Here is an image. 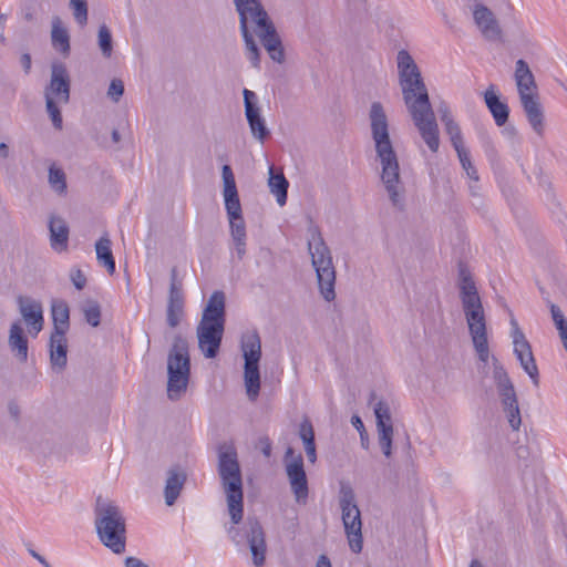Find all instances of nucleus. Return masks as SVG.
<instances>
[{
	"instance_id": "f257e3e1",
	"label": "nucleus",
	"mask_w": 567,
	"mask_h": 567,
	"mask_svg": "<svg viewBox=\"0 0 567 567\" xmlns=\"http://www.w3.org/2000/svg\"><path fill=\"white\" fill-rule=\"evenodd\" d=\"M217 470L231 520L227 533L237 546H248L254 565L261 567L265 564L267 551L265 532L261 524L257 518L248 517L243 528L236 527L241 522L244 515V493L240 465L237 452L233 446L225 445L219 449Z\"/></svg>"
},
{
	"instance_id": "f03ea898",
	"label": "nucleus",
	"mask_w": 567,
	"mask_h": 567,
	"mask_svg": "<svg viewBox=\"0 0 567 567\" xmlns=\"http://www.w3.org/2000/svg\"><path fill=\"white\" fill-rule=\"evenodd\" d=\"M369 120L377 157L382 167L381 181L391 204L402 210L404 207V186L400 177L398 156L390 140L388 116L380 102L371 104Z\"/></svg>"
},
{
	"instance_id": "7ed1b4c3",
	"label": "nucleus",
	"mask_w": 567,
	"mask_h": 567,
	"mask_svg": "<svg viewBox=\"0 0 567 567\" xmlns=\"http://www.w3.org/2000/svg\"><path fill=\"white\" fill-rule=\"evenodd\" d=\"M399 84L404 104L420 135L432 152H437L440 146L439 126L422 75Z\"/></svg>"
},
{
	"instance_id": "20e7f679",
	"label": "nucleus",
	"mask_w": 567,
	"mask_h": 567,
	"mask_svg": "<svg viewBox=\"0 0 567 567\" xmlns=\"http://www.w3.org/2000/svg\"><path fill=\"white\" fill-rule=\"evenodd\" d=\"M458 290L474 349L480 360L487 362L489 349L483 303L471 274L463 267L460 268Z\"/></svg>"
},
{
	"instance_id": "39448f33",
	"label": "nucleus",
	"mask_w": 567,
	"mask_h": 567,
	"mask_svg": "<svg viewBox=\"0 0 567 567\" xmlns=\"http://www.w3.org/2000/svg\"><path fill=\"white\" fill-rule=\"evenodd\" d=\"M94 514L101 543L114 554H123L126 546V523L122 509L113 501L99 496Z\"/></svg>"
},
{
	"instance_id": "423d86ee",
	"label": "nucleus",
	"mask_w": 567,
	"mask_h": 567,
	"mask_svg": "<svg viewBox=\"0 0 567 567\" xmlns=\"http://www.w3.org/2000/svg\"><path fill=\"white\" fill-rule=\"evenodd\" d=\"M514 79L528 123L533 131L542 136L544 134V111L537 94L534 74L525 60L516 61Z\"/></svg>"
},
{
	"instance_id": "0eeeda50",
	"label": "nucleus",
	"mask_w": 567,
	"mask_h": 567,
	"mask_svg": "<svg viewBox=\"0 0 567 567\" xmlns=\"http://www.w3.org/2000/svg\"><path fill=\"white\" fill-rule=\"evenodd\" d=\"M190 378V357L187 340L177 334L167 355V396L172 401L179 400Z\"/></svg>"
},
{
	"instance_id": "6e6552de",
	"label": "nucleus",
	"mask_w": 567,
	"mask_h": 567,
	"mask_svg": "<svg viewBox=\"0 0 567 567\" xmlns=\"http://www.w3.org/2000/svg\"><path fill=\"white\" fill-rule=\"evenodd\" d=\"M308 251L311 256L312 267L316 270L321 296L327 301L334 300L336 269L330 248L324 243L318 228L311 230Z\"/></svg>"
},
{
	"instance_id": "1a4fd4ad",
	"label": "nucleus",
	"mask_w": 567,
	"mask_h": 567,
	"mask_svg": "<svg viewBox=\"0 0 567 567\" xmlns=\"http://www.w3.org/2000/svg\"><path fill=\"white\" fill-rule=\"evenodd\" d=\"M340 508L342 512V522L344 532L351 550L355 554L362 550V522L361 513L355 503V495L351 486L341 485L340 488Z\"/></svg>"
},
{
	"instance_id": "9d476101",
	"label": "nucleus",
	"mask_w": 567,
	"mask_h": 567,
	"mask_svg": "<svg viewBox=\"0 0 567 567\" xmlns=\"http://www.w3.org/2000/svg\"><path fill=\"white\" fill-rule=\"evenodd\" d=\"M494 379L507 421L517 431L522 423L520 411L514 385L503 365H494Z\"/></svg>"
},
{
	"instance_id": "9b49d317",
	"label": "nucleus",
	"mask_w": 567,
	"mask_h": 567,
	"mask_svg": "<svg viewBox=\"0 0 567 567\" xmlns=\"http://www.w3.org/2000/svg\"><path fill=\"white\" fill-rule=\"evenodd\" d=\"M285 468L296 502L307 504L309 487L303 458L301 454L295 455L292 447H288L285 453Z\"/></svg>"
},
{
	"instance_id": "f8f14e48",
	"label": "nucleus",
	"mask_w": 567,
	"mask_h": 567,
	"mask_svg": "<svg viewBox=\"0 0 567 567\" xmlns=\"http://www.w3.org/2000/svg\"><path fill=\"white\" fill-rule=\"evenodd\" d=\"M378 443L386 458L392 456L393 423L390 405L385 401H378L373 406Z\"/></svg>"
},
{
	"instance_id": "ddd939ff",
	"label": "nucleus",
	"mask_w": 567,
	"mask_h": 567,
	"mask_svg": "<svg viewBox=\"0 0 567 567\" xmlns=\"http://www.w3.org/2000/svg\"><path fill=\"white\" fill-rule=\"evenodd\" d=\"M472 14L475 25L485 40L493 42L503 41V30L489 8L481 2H475L472 7Z\"/></svg>"
},
{
	"instance_id": "4468645a",
	"label": "nucleus",
	"mask_w": 567,
	"mask_h": 567,
	"mask_svg": "<svg viewBox=\"0 0 567 567\" xmlns=\"http://www.w3.org/2000/svg\"><path fill=\"white\" fill-rule=\"evenodd\" d=\"M185 299L182 282L177 279V269L171 270V284L166 307V322L171 328H176L184 317Z\"/></svg>"
},
{
	"instance_id": "2eb2a0df",
	"label": "nucleus",
	"mask_w": 567,
	"mask_h": 567,
	"mask_svg": "<svg viewBox=\"0 0 567 567\" xmlns=\"http://www.w3.org/2000/svg\"><path fill=\"white\" fill-rule=\"evenodd\" d=\"M225 327L219 324L199 322L196 327L198 348L207 359L217 357Z\"/></svg>"
},
{
	"instance_id": "dca6fc26",
	"label": "nucleus",
	"mask_w": 567,
	"mask_h": 567,
	"mask_svg": "<svg viewBox=\"0 0 567 567\" xmlns=\"http://www.w3.org/2000/svg\"><path fill=\"white\" fill-rule=\"evenodd\" d=\"M255 27L256 34L260 39V42L268 52L270 59L279 64L284 63L285 50L271 19L267 18Z\"/></svg>"
},
{
	"instance_id": "f3484780",
	"label": "nucleus",
	"mask_w": 567,
	"mask_h": 567,
	"mask_svg": "<svg viewBox=\"0 0 567 567\" xmlns=\"http://www.w3.org/2000/svg\"><path fill=\"white\" fill-rule=\"evenodd\" d=\"M245 115L250 127L251 134L255 138L264 142L270 134L266 126V122L260 114V109L257 103V95L255 92L245 89L243 91Z\"/></svg>"
},
{
	"instance_id": "a211bd4d",
	"label": "nucleus",
	"mask_w": 567,
	"mask_h": 567,
	"mask_svg": "<svg viewBox=\"0 0 567 567\" xmlns=\"http://www.w3.org/2000/svg\"><path fill=\"white\" fill-rule=\"evenodd\" d=\"M17 303L23 320L30 327V333L37 336L42 330L44 322L41 302L29 296H19Z\"/></svg>"
},
{
	"instance_id": "6ab92c4d",
	"label": "nucleus",
	"mask_w": 567,
	"mask_h": 567,
	"mask_svg": "<svg viewBox=\"0 0 567 567\" xmlns=\"http://www.w3.org/2000/svg\"><path fill=\"white\" fill-rule=\"evenodd\" d=\"M514 353L520 367L529 375L535 386L539 385L538 368L532 351L530 343L523 332H517L514 343Z\"/></svg>"
},
{
	"instance_id": "aec40b11",
	"label": "nucleus",
	"mask_w": 567,
	"mask_h": 567,
	"mask_svg": "<svg viewBox=\"0 0 567 567\" xmlns=\"http://www.w3.org/2000/svg\"><path fill=\"white\" fill-rule=\"evenodd\" d=\"M50 94L56 97L61 103H68L70 100V76L62 63H53L51 65V80L49 86L44 91V95Z\"/></svg>"
},
{
	"instance_id": "412c9836",
	"label": "nucleus",
	"mask_w": 567,
	"mask_h": 567,
	"mask_svg": "<svg viewBox=\"0 0 567 567\" xmlns=\"http://www.w3.org/2000/svg\"><path fill=\"white\" fill-rule=\"evenodd\" d=\"M234 6L239 17L240 31L249 29V22L256 25L269 18L260 0H240Z\"/></svg>"
},
{
	"instance_id": "4be33fe9",
	"label": "nucleus",
	"mask_w": 567,
	"mask_h": 567,
	"mask_svg": "<svg viewBox=\"0 0 567 567\" xmlns=\"http://www.w3.org/2000/svg\"><path fill=\"white\" fill-rule=\"evenodd\" d=\"M224 198L228 219H236L243 216L241 205L236 187L235 177L229 165L223 166Z\"/></svg>"
},
{
	"instance_id": "5701e85b",
	"label": "nucleus",
	"mask_w": 567,
	"mask_h": 567,
	"mask_svg": "<svg viewBox=\"0 0 567 567\" xmlns=\"http://www.w3.org/2000/svg\"><path fill=\"white\" fill-rule=\"evenodd\" d=\"M226 312H225V293L223 291H214L208 299L206 307L203 310L202 319L199 322L219 324L225 327Z\"/></svg>"
},
{
	"instance_id": "b1692460",
	"label": "nucleus",
	"mask_w": 567,
	"mask_h": 567,
	"mask_svg": "<svg viewBox=\"0 0 567 567\" xmlns=\"http://www.w3.org/2000/svg\"><path fill=\"white\" fill-rule=\"evenodd\" d=\"M49 347L52 369L58 372L63 371L68 363L66 333L51 332Z\"/></svg>"
},
{
	"instance_id": "393cba45",
	"label": "nucleus",
	"mask_w": 567,
	"mask_h": 567,
	"mask_svg": "<svg viewBox=\"0 0 567 567\" xmlns=\"http://www.w3.org/2000/svg\"><path fill=\"white\" fill-rule=\"evenodd\" d=\"M484 101L496 125H505L508 121L509 107L505 102L501 101L494 84H491L484 92Z\"/></svg>"
},
{
	"instance_id": "a878e982",
	"label": "nucleus",
	"mask_w": 567,
	"mask_h": 567,
	"mask_svg": "<svg viewBox=\"0 0 567 567\" xmlns=\"http://www.w3.org/2000/svg\"><path fill=\"white\" fill-rule=\"evenodd\" d=\"M186 478V473L179 466H173L167 471V478L164 488L165 503L167 506L175 504Z\"/></svg>"
},
{
	"instance_id": "bb28decb",
	"label": "nucleus",
	"mask_w": 567,
	"mask_h": 567,
	"mask_svg": "<svg viewBox=\"0 0 567 567\" xmlns=\"http://www.w3.org/2000/svg\"><path fill=\"white\" fill-rule=\"evenodd\" d=\"M51 247L55 251H63L68 248L69 226L60 216H51L49 221Z\"/></svg>"
},
{
	"instance_id": "cd10ccee",
	"label": "nucleus",
	"mask_w": 567,
	"mask_h": 567,
	"mask_svg": "<svg viewBox=\"0 0 567 567\" xmlns=\"http://www.w3.org/2000/svg\"><path fill=\"white\" fill-rule=\"evenodd\" d=\"M8 344L20 362L28 360V338L19 321L13 322L10 327Z\"/></svg>"
},
{
	"instance_id": "c85d7f7f",
	"label": "nucleus",
	"mask_w": 567,
	"mask_h": 567,
	"mask_svg": "<svg viewBox=\"0 0 567 567\" xmlns=\"http://www.w3.org/2000/svg\"><path fill=\"white\" fill-rule=\"evenodd\" d=\"M51 316L53 321L52 332L66 333L70 329V308L66 301L53 299L51 302Z\"/></svg>"
},
{
	"instance_id": "c756f323",
	"label": "nucleus",
	"mask_w": 567,
	"mask_h": 567,
	"mask_svg": "<svg viewBox=\"0 0 567 567\" xmlns=\"http://www.w3.org/2000/svg\"><path fill=\"white\" fill-rule=\"evenodd\" d=\"M241 351L245 362H259L261 358V341L257 330L246 331L241 336Z\"/></svg>"
},
{
	"instance_id": "7c9ffc66",
	"label": "nucleus",
	"mask_w": 567,
	"mask_h": 567,
	"mask_svg": "<svg viewBox=\"0 0 567 567\" xmlns=\"http://www.w3.org/2000/svg\"><path fill=\"white\" fill-rule=\"evenodd\" d=\"M268 174V187L270 193L276 196V200L279 206L286 205L289 187L288 179L281 171H277L274 166L269 167Z\"/></svg>"
},
{
	"instance_id": "2f4dec72",
	"label": "nucleus",
	"mask_w": 567,
	"mask_h": 567,
	"mask_svg": "<svg viewBox=\"0 0 567 567\" xmlns=\"http://www.w3.org/2000/svg\"><path fill=\"white\" fill-rule=\"evenodd\" d=\"M399 83L421 76V71L412 55L406 50H400L396 55Z\"/></svg>"
},
{
	"instance_id": "473e14b6",
	"label": "nucleus",
	"mask_w": 567,
	"mask_h": 567,
	"mask_svg": "<svg viewBox=\"0 0 567 567\" xmlns=\"http://www.w3.org/2000/svg\"><path fill=\"white\" fill-rule=\"evenodd\" d=\"M244 380L249 400L255 401L260 391L259 362H245Z\"/></svg>"
},
{
	"instance_id": "72a5a7b5",
	"label": "nucleus",
	"mask_w": 567,
	"mask_h": 567,
	"mask_svg": "<svg viewBox=\"0 0 567 567\" xmlns=\"http://www.w3.org/2000/svg\"><path fill=\"white\" fill-rule=\"evenodd\" d=\"M111 245V239L107 235H104L95 243V252L99 264L104 266L110 275H113L115 272V259Z\"/></svg>"
},
{
	"instance_id": "f704fd0d",
	"label": "nucleus",
	"mask_w": 567,
	"mask_h": 567,
	"mask_svg": "<svg viewBox=\"0 0 567 567\" xmlns=\"http://www.w3.org/2000/svg\"><path fill=\"white\" fill-rule=\"evenodd\" d=\"M51 40L54 49L59 50L62 54L70 53V38L68 31L61 27L60 18L55 17L52 20Z\"/></svg>"
},
{
	"instance_id": "c9c22d12",
	"label": "nucleus",
	"mask_w": 567,
	"mask_h": 567,
	"mask_svg": "<svg viewBox=\"0 0 567 567\" xmlns=\"http://www.w3.org/2000/svg\"><path fill=\"white\" fill-rule=\"evenodd\" d=\"M48 182L50 187L59 195H64L66 193V176L62 168L56 167L55 164H52L49 167V176Z\"/></svg>"
},
{
	"instance_id": "e433bc0d",
	"label": "nucleus",
	"mask_w": 567,
	"mask_h": 567,
	"mask_svg": "<svg viewBox=\"0 0 567 567\" xmlns=\"http://www.w3.org/2000/svg\"><path fill=\"white\" fill-rule=\"evenodd\" d=\"M245 41L247 56L254 68L260 66V51L249 29L240 31Z\"/></svg>"
},
{
	"instance_id": "4c0bfd02",
	"label": "nucleus",
	"mask_w": 567,
	"mask_h": 567,
	"mask_svg": "<svg viewBox=\"0 0 567 567\" xmlns=\"http://www.w3.org/2000/svg\"><path fill=\"white\" fill-rule=\"evenodd\" d=\"M85 321L92 327L101 323V307L95 300H86L82 307Z\"/></svg>"
},
{
	"instance_id": "58836bf2",
	"label": "nucleus",
	"mask_w": 567,
	"mask_h": 567,
	"mask_svg": "<svg viewBox=\"0 0 567 567\" xmlns=\"http://www.w3.org/2000/svg\"><path fill=\"white\" fill-rule=\"evenodd\" d=\"M97 44L104 58H111L113 52V39L110 29L102 24L97 32Z\"/></svg>"
},
{
	"instance_id": "ea45409f",
	"label": "nucleus",
	"mask_w": 567,
	"mask_h": 567,
	"mask_svg": "<svg viewBox=\"0 0 567 567\" xmlns=\"http://www.w3.org/2000/svg\"><path fill=\"white\" fill-rule=\"evenodd\" d=\"M45 106L53 126L58 130H61L63 124L62 115L60 109L56 105V102L52 96H50V94H45Z\"/></svg>"
},
{
	"instance_id": "a19ab883",
	"label": "nucleus",
	"mask_w": 567,
	"mask_h": 567,
	"mask_svg": "<svg viewBox=\"0 0 567 567\" xmlns=\"http://www.w3.org/2000/svg\"><path fill=\"white\" fill-rule=\"evenodd\" d=\"M458 159L462 164L463 169L466 172V175L474 182L478 181V173L470 158V152L464 147L456 151Z\"/></svg>"
},
{
	"instance_id": "79ce46f5",
	"label": "nucleus",
	"mask_w": 567,
	"mask_h": 567,
	"mask_svg": "<svg viewBox=\"0 0 567 567\" xmlns=\"http://www.w3.org/2000/svg\"><path fill=\"white\" fill-rule=\"evenodd\" d=\"M445 131L450 136L451 143L455 151L464 148L462 133L458 124L454 121L444 124Z\"/></svg>"
},
{
	"instance_id": "37998d69",
	"label": "nucleus",
	"mask_w": 567,
	"mask_h": 567,
	"mask_svg": "<svg viewBox=\"0 0 567 567\" xmlns=\"http://www.w3.org/2000/svg\"><path fill=\"white\" fill-rule=\"evenodd\" d=\"M70 7L73 10L74 18L80 25L87 22V3L86 0H70Z\"/></svg>"
},
{
	"instance_id": "c03bdc74",
	"label": "nucleus",
	"mask_w": 567,
	"mask_h": 567,
	"mask_svg": "<svg viewBox=\"0 0 567 567\" xmlns=\"http://www.w3.org/2000/svg\"><path fill=\"white\" fill-rule=\"evenodd\" d=\"M229 225L233 240H246V226L243 216L236 219H229Z\"/></svg>"
},
{
	"instance_id": "a18cd8bd",
	"label": "nucleus",
	"mask_w": 567,
	"mask_h": 567,
	"mask_svg": "<svg viewBox=\"0 0 567 567\" xmlns=\"http://www.w3.org/2000/svg\"><path fill=\"white\" fill-rule=\"evenodd\" d=\"M124 94V83L120 79H113L110 83L109 90H107V96L113 102H118L122 95Z\"/></svg>"
},
{
	"instance_id": "49530a36",
	"label": "nucleus",
	"mask_w": 567,
	"mask_h": 567,
	"mask_svg": "<svg viewBox=\"0 0 567 567\" xmlns=\"http://www.w3.org/2000/svg\"><path fill=\"white\" fill-rule=\"evenodd\" d=\"M299 436L302 440L305 445H307L308 443L315 442V431H313V427H312V424L310 423V421L305 420L300 424Z\"/></svg>"
},
{
	"instance_id": "de8ad7c7",
	"label": "nucleus",
	"mask_w": 567,
	"mask_h": 567,
	"mask_svg": "<svg viewBox=\"0 0 567 567\" xmlns=\"http://www.w3.org/2000/svg\"><path fill=\"white\" fill-rule=\"evenodd\" d=\"M70 280L78 290L84 289L86 286V277L80 268L73 267L70 270Z\"/></svg>"
},
{
	"instance_id": "09e8293b",
	"label": "nucleus",
	"mask_w": 567,
	"mask_h": 567,
	"mask_svg": "<svg viewBox=\"0 0 567 567\" xmlns=\"http://www.w3.org/2000/svg\"><path fill=\"white\" fill-rule=\"evenodd\" d=\"M550 312L556 329L561 328L567 322L561 310L556 305H550Z\"/></svg>"
},
{
	"instance_id": "8fccbe9b",
	"label": "nucleus",
	"mask_w": 567,
	"mask_h": 567,
	"mask_svg": "<svg viewBox=\"0 0 567 567\" xmlns=\"http://www.w3.org/2000/svg\"><path fill=\"white\" fill-rule=\"evenodd\" d=\"M437 111L440 113L441 121H442L443 124H445L447 122H451V121H454L453 117H452V114L450 112L449 105L445 102H442L440 104Z\"/></svg>"
},
{
	"instance_id": "3c124183",
	"label": "nucleus",
	"mask_w": 567,
	"mask_h": 567,
	"mask_svg": "<svg viewBox=\"0 0 567 567\" xmlns=\"http://www.w3.org/2000/svg\"><path fill=\"white\" fill-rule=\"evenodd\" d=\"M125 567H150L147 564H145L143 560L136 557H126L124 560Z\"/></svg>"
},
{
	"instance_id": "603ef678",
	"label": "nucleus",
	"mask_w": 567,
	"mask_h": 567,
	"mask_svg": "<svg viewBox=\"0 0 567 567\" xmlns=\"http://www.w3.org/2000/svg\"><path fill=\"white\" fill-rule=\"evenodd\" d=\"M306 455L310 463H315L317 460L316 444L315 442L305 445Z\"/></svg>"
},
{
	"instance_id": "864d4df0",
	"label": "nucleus",
	"mask_w": 567,
	"mask_h": 567,
	"mask_svg": "<svg viewBox=\"0 0 567 567\" xmlns=\"http://www.w3.org/2000/svg\"><path fill=\"white\" fill-rule=\"evenodd\" d=\"M234 243L237 257L241 260L246 255V240H234Z\"/></svg>"
},
{
	"instance_id": "5fc2aeb1",
	"label": "nucleus",
	"mask_w": 567,
	"mask_h": 567,
	"mask_svg": "<svg viewBox=\"0 0 567 567\" xmlns=\"http://www.w3.org/2000/svg\"><path fill=\"white\" fill-rule=\"evenodd\" d=\"M20 62L22 64V68H23L24 72L29 73L30 69H31V56H30V54L29 53H23L21 55Z\"/></svg>"
},
{
	"instance_id": "6e6d98bb",
	"label": "nucleus",
	"mask_w": 567,
	"mask_h": 567,
	"mask_svg": "<svg viewBox=\"0 0 567 567\" xmlns=\"http://www.w3.org/2000/svg\"><path fill=\"white\" fill-rule=\"evenodd\" d=\"M351 424L357 429L358 432H363L365 430L361 417L357 414L352 415Z\"/></svg>"
},
{
	"instance_id": "4d7b16f0",
	"label": "nucleus",
	"mask_w": 567,
	"mask_h": 567,
	"mask_svg": "<svg viewBox=\"0 0 567 567\" xmlns=\"http://www.w3.org/2000/svg\"><path fill=\"white\" fill-rule=\"evenodd\" d=\"M316 567H332L329 558L326 555H321L318 558Z\"/></svg>"
},
{
	"instance_id": "13d9d810",
	"label": "nucleus",
	"mask_w": 567,
	"mask_h": 567,
	"mask_svg": "<svg viewBox=\"0 0 567 567\" xmlns=\"http://www.w3.org/2000/svg\"><path fill=\"white\" fill-rule=\"evenodd\" d=\"M511 326H512L513 343H515L516 333L517 332H523V331L519 329L518 323H517V321L514 318H512V320H511Z\"/></svg>"
},
{
	"instance_id": "bf43d9fd",
	"label": "nucleus",
	"mask_w": 567,
	"mask_h": 567,
	"mask_svg": "<svg viewBox=\"0 0 567 567\" xmlns=\"http://www.w3.org/2000/svg\"><path fill=\"white\" fill-rule=\"evenodd\" d=\"M359 434H360V439H361V446L364 450H368L369 449V437H368L367 431L364 430L363 432H359Z\"/></svg>"
},
{
	"instance_id": "052dcab7",
	"label": "nucleus",
	"mask_w": 567,
	"mask_h": 567,
	"mask_svg": "<svg viewBox=\"0 0 567 567\" xmlns=\"http://www.w3.org/2000/svg\"><path fill=\"white\" fill-rule=\"evenodd\" d=\"M0 155L3 158L9 156V147L6 143H0Z\"/></svg>"
},
{
	"instance_id": "680f3d73",
	"label": "nucleus",
	"mask_w": 567,
	"mask_h": 567,
	"mask_svg": "<svg viewBox=\"0 0 567 567\" xmlns=\"http://www.w3.org/2000/svg\"><path fill=\"white\" fill-rule=\"evenodd\" d=\"M559 332L560 339H566L567 337V322L561 327L557 329Z\"/></svg>"
},
{
	"instance_id": "e2e57ef3",
	"label": "nucleus",
	"mask_w": 567,
	"mask_h": 567,
	"mask_svg": "<svg viewBox=\"0 0 567 567\" xmlns=\"http://www.w3.org/2000/svg\"><path fill=\"white\" fill-rule=\"evenodd\" d=\"M6 21H7V14L0 12V31H4Z\"/></svg>"
},
{
	"instance_id": "0e129e2a",
	"label": "nucleus",
	"mask_w": 567,
	"mask_h": 567,
	"mask_svg": "<svg viewBox=\"0 0 567 567\" xmlns=\"http://www.w3.org/2000/svg\"><path fill=\"white\" fill-rule=\"evenodd\" d=\"M112 140L114 143H118L121 141V135L117 130L112 131Z\"/></svg>"
},
{
	"instance_id": "69168bd1",
	"label": "nucleus",
	"mask_w": 567,
	"mask_h": 567,
	"mask_svg": "<svg viewBox=\"0 0 567 567\" xmlns=\"http://www.w3.org/2000/svg\"><path fill=\"white\" fill-rule=\"evenodd\" d=\"M30 553H31V555H32L34 558H37L40 563L45 564V559H44L41 555H39V554H38V553H35L34 550H31Z\"/></svg>"
},
{
	"instance_id": "338daca9",
	"label": "nucleus",
	"mask_w": 567,
	"mask_h": 567,
	"mask_svg": "<svg viewBox=\"0 0 567 567\" xmlns=\"http://www.w3.org/2000/svg\"><path fill=\"white\" fill-rule=\"evenodd\" d=\"M9 410H10V413H11L14 417H17V416H18V414H19V409H18V406H17V405H10Z\"/></svg>"
},
{
	"instance_id": "774afa93",
	"label": "nucleus",
	"mask_w": 567,
	"mask_h": 567,
	"mask_svg": "<svg viewBox=\"0 0 567 567\" xmlns=\"http://www.w3.org/2000/svg\"><path fill=\"white\" fill-rule=\"evenodd\" d=\"M470 567H483L482 564L477 560H472Z\"/></svg>"
}]
</instances>
